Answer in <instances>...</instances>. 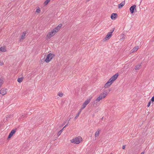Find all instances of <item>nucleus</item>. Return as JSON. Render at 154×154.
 I'll use <instances>...</instances> for the list:
<instances>
[{
  "instance_id": "obj_30",
  "label": "nucleus",
  "mask_w": 154,
  "mask_h": 154,
  "mask_svg": "<svg viewBox=\"0 0 154 154\" xmlns=\"http://www.w3.org/2000/svg\"><path fill=\"white\" fill-rule=\"evenodd\" d=\"M151 101H150L149 103H148V104H147V106L148 107H149L150 106V104H151Z\"/></svg>"
},
{
  "instance_id": "obj_11",
  "label": "nucleus",
  "mask_w": 154,
  "mask_h": 154,
  "mask_svg": "<svg viewBox=\"0 0 154 154\" xmlns=\"http://www.w3.org/2000/svg\"><path fill=\"white\" fill-rule=\"evenodd\" d=\"M16 131V129H14L12 130L11 132L10 133L8 136V138H10L13 136V135L15 133Z\"/></svg>"
},
{
  "instance_id": "obj_9",
  "label": "nucleus",
  "mask_w": 154,
  "mask_h": 154,
  "mask_svg": "<svg viewBox=\"0 0 154 154\" xmlns=\"http://www.w3.org/2000/svg\"><path fill=\"white\" fill-rule=\"evenodd\" d=\"M112 83L110 82L109 80L106 83L104 86V88H106L109 87Z\"/></svg>"
},
{
  "instance_id": "obj_31",
  "label": "nucleus",
  "mask_w": 154,
  "mask_h": 154,
  "mask_svg": "<svg viewBox=\"0 0 154 154\" xmlns=\"http://www.w3.org/2000/svg\"><path fill=\"white\" fill-rule=\"evenodd\" d=\"M151 100L152 102H154V96L152 98Z\"/></svg>"
},
{
  "instance_id": "obj_19",
  "label": "nucleus",
  "mask_w": 154,
  "mask_h": 154,
  "mask_svg": "<svg viewBox=\"0 0 154 154\" xmlns=\"http://www.w3.org/2000/svg\"><path fill=\"white\" fill-rule=\"evenodd\" d=\"M4 79L2 78L0 79V88L2 87L4 83Z\"/></svg>"
},
{
  "instance_id": "obj_3",
  "label": "nucleus",
  "mask_w": 154,
  "mask_h": 154,
  "mask_svg": "<svg viewBox=\"0 0 154 154\" xmlns=\"http://www.w3.org/2000/svg\"><path fill=\"white\" fill-rule=\"evenodd\" d=\"M56 33V31L53 29L47 34L46 35V39H50L51 37L54 36Z\"/></svg>"
},
{
  "instance_id": "obj_13",
  "label": "nucleus",
  "mask_w": 154,
  "mask_h": 154,
  "mask_svg": "<svg viewBox=\"0 0 154 154\" xmlns=\"http://www.w3.org/2000/svg\"><path fill=\"white\" fill-rule=\"evenodd\" d=\"M117 14L116 13H112L111 16V18L112 20H115L117 17Z\"/></svg>"
},
{
  "instance_id": "obj_4",
  "label": "nucleus",
  "mask_w": 154,
  "mask_h": 154,
  "mask_svg": "<svg viewBox=\"0 0 154 154\" xmlns=\"http://www.w3.org/2000/svg\"><path fill=\"white\" fill-rule=\"evenodd\" d=\"M54 55L53 54L50 53L48 54L46 58L45 59V61L46 63L49 62L54 57Z\"/></svg>"
},
{
  "instance_id": "obj_21",
  "label": "nucleus",
  "mask_w": 154,
  "mask_h": 154,
  "mask_svg": "<svg viewBox=\"0 0 154 154\" xmlns=\"http://www.w3.org/2000/svg\"><path fill=\"white\" fill-rule=\"evenodd\" d=\"M0 51L5 52L6 51V50L5 48L1 47L0 48Z\"/></svg>"
},
{
  "instance_id": "obj_12",
  "label": "nucleus",
  "mask_w": 154,
  "mask_h": 154,
  "mask_svg": "<svg viewBox=\"0 0 154 154\" xmlns=\"http://www.w3.org/2000/svg\"><path fill=\"white\" fill-rule=\"evenodd\" d=\"M62 24H59L57 26L54 28L53 29L55 30L56 31V32H58L59 30L61 28V27L62 26Z\"/></svg>"
},
{
  "instance_id": "obj_25",
  "label": "nucleus",
  "mask_w": 154,
  "mask_h": 154,
  "mask_svg": "<svg viewBox=\"0 0 154 154\" xmlns=\"http://www.w3.org/2000/svg\"><path fill=\"white\" fill-rule=\"evenodd\" d=\"M25 117V116L23 114H22L20 115V120H23Z\"/></svg>"
},
{
  "instance_id": "obj_26",
  "label": "nucleus",
  "mask_w": 154,
  "mask_h": 154,
  "mask_svg": "<svg viewBox=\"0 0 154 154\" xmlns=\"http://www.w3.org/2000/svg\"><path fill=\"white\" fill-rule=\"evenodd\" d=\"M50 0H46L44 2V4L45 5H47L48 3L50 1Z\"/></svg>"
},
{
  "instance_id": "obj_1",
  "label": "nucleus",
  "mask_w": 154,
  "mask_h": 154,
  "mask_svg": "<svg viewBox=\"0 0 154 154\" xmlns=\"http://www.w3.org/2000/svg\"><path fill=\"white\" fill-rule=\"evenodd\" d=\"M108 94V92L107 90H105L102 93H101L99 96L97 97L96 99L93 102V106L96 105L98 102L100 100L105 98Z\"/></svg>"
},
{
  "instance_id": "obj_37",
  "label": "nucleus",
  "mask_w": 154,
  "mask_h": 154,
  "mask_svg": "<svg viewBox=\"0 0 154 154\" xmlns=\"http://www.w3.org/2000/svg\"><path fill=\"white\" fill-rule=\"evenodd\" d=\"M65 124V122H63L62 124V125H64Z\"/></svg>"
},
{
  "instance_id": "obj_33",
  "label": "nucleus",
  "mask_w": 154,
  "mask_h": 154,
  "mask_svg": "<svg viewBox=\"0 0 154 154\" xmlns=\"http://www.w3.org/2000/svg\"><path fill=\"white\" fill-rule=\"evenodd\" d=\"M125 145H123V146H122V149H125Z\"/></svg>"
},
{
  "instance_id": "obj_5",
  "label": "nucleus",
  "mask_w": 154,
  "mask_h": 154,
  "mask_svg": "<svg viewBox=\"0 0 154 154\" xmlns=\"http://www.w3.org/2000/svg\"><path fill=\"white\" fill-rule=\"evenodd\" d=\"M114 30V29L110 30L111 32L108 33L107 35L106 36V37L103 39V41H106L109 40L111 37L112 33Z\"/></svg>"
},
{
  "instance_id": "obj_17",
  "label": "nucleus",
  "mask_w": 154,
  "mask_h": 154,
  "mask_svg": "<svg viewBox=\"0 0 154 154\" xmlns=\"http://www.w3.org/2000/svg\"><path fill=\"white\" fill-rule=\"evenodd\" d=\"M26 32H23V33L21 35V37H20L21 39H24L25 38V37L26 36Z\"/></svg>"
},
{
  "instance_id": "obj_28",
  "label": "nucleus",
  "mask_w": 154,
  "mask_h": 154,
  "mask_svg": "<svg viewBox=\"0 0 154 154\" xmlns=\"http://www.w3.org/2000/svg\"><path fill=\"white\" fill-rule=\"evenodd\" d=\"M61 131H59L57 133V136L58 137L61 134Z\"/></svg>"
},
{
  "instance_id": "obj_29",
  "label": "nucleus",
  "mask_w": 154,
  "mask_h": 154,
  "mask_svg": "<svg viewBox=\"0 0 154 154\" xmlns=\"http://www.w3.org/2000/svg\"><path fill=\"white\" fill-rule=\"evenodd\" d=\"M40 11V9L39 8H38L36 9V12L38 13H39Z\"/></svg>"
},
{
  "instance_id": "obj_23",
  "label": "nucleus",
  "mask_w": 154,
  "mask_h": 154,
  "mask_svg": "<svg viewBox=\"0 0 154 154\" xmlns=\"http://www.w3.org/2000/svg\"><path fill=\"white\" fill-rule=\"evenodd\" d=\"M23 78H19L17 79V81L19 82V83H20L23 80Z\"/></svg>"
},
{
  "instance_id": "obj_24",
  "label": "nucleus",
  "mask_w": 154,
  "mask_h": 154,
  "mask_svg": "<svg viewBox=\"0 0 154 154\" xmlns=\"http://www.w3.org/2000/svg\"><path fill=\"white\" fill-rule=\"evenodd\" d=\"M81 110H80L79 112L76 114V115L75 116V119H76L79 116L80 113L81 112Z\"/></svg>"
},
{
  "instance_id": "obj_35",
  "label": "nucleus",
  "mask_w": 154,
  "mask_h": 154,
  "mask_svg": "<svg viewBox=\"0 0 154 154\" xmlns=\"http://www.w3.org/2000/svg\"><path fill=\"white\" fill-rule=\"evenodd\" d=\"M144 152H142L140 154H144Z\"/></svg>"
},
{
  "instance_id": "obj_16",
  "label": "nucleus",
  "mask_w": 154,
  "mask_h": 154,
  "mask_svg": "<svg viewBox=\"0 0 154 154\" xmlns=\"http://www.w3.org/2000/svg\"><path fill=\"white\" fill-rule=\"evenodd\" d=\"M125 2H122L121 3L119 4V8H122L125 5Z\"/></svg>"
},
{
  "instance_id": "obj_32",
  "label": "nucleus",
  "mask_w": 154,
  "mask_h": 154,
  "mask_svg": "<svg viewBox=\"0 0 154 154\" xmlns=\"http://www.w3.org/2000/svg\"><path fill=\"white\" fill-rule=\"evenodd\" d=\"M3 64H4V63H3V62L0 61V66H2L3 65Z\"/></svg>"
},
{
  "instance_id": "obj_27",
  "label": "nucleus",
  "mask_w": 154,
  "mask_h": 154,
  "mask_svg": "<svg viewBox=\"0 0 154 154\" xmlns=\"http://www.w3.org/2000/svg\"><path fill=\"white\" fill-rule=\"evenodd\" d=\"M58 95L60 97H62L63 95V94L62 92H59Z\"/></svg>"
},
{
  "instance_id": "obj_38",
  "label": "nucleus",
  "mask_w": 154,
  "mask_h": 154,
  "mask_svg": "<svg viewBox=\"0 0 154 154\" xmlns=\"http://www.w3.org/2000/svg\"><path fill=\"white\" fill-rule=\"evenodd\" d=\"M66 127V126H65L63 127V129L64 128H65Z\"/></svg>"
},
{
  "instance_id": "obj_39",
  "label": "nucleus",
  "mask_w": 154,
  "mask_h": 154,
  "mask_svg": "<svg viewBox=\"0 0 154 154\" xmlns=\"http://www.w3.org/2000/svg\"><path fill=\"white\" fill-rule=\"evenodd\" d=\"M103 117H102V118L101 119V120H103Z\"/></svg>"
},
{
  "instance_id": "obj_14",
  "label": "nucleus",
  "mask_w": 154,
  "mask_h": 154,
  "mask_svg": "<svg viewBox=\"0 0 154 154\" xmlns=\"http://www.w3.org/2000/svg\"><path fill=\"white\" fill-rule=\"evenodd\" d=\"M11 115H6L5 118H4V119L3 121L5 122H6L7 120H8L10 119V117H11Z\"/></svg>"
},
{
  "instance_id": "obj_8",
  "label": "nucleus",
  "mask_w": 154,
  "mask_h": 154,
  "mask_svg": "<svg viewBox=\"0 0 154 154\" xmlns=\"http://www.w3.org/2000/svg\"><path fill=\"white\" fill-rule=\"evenodd\" d=\"M7 89L2 88L0 90V93L2 95H4L7 94Z\"/></svg>"
},
{
  "instance_id": "obj_7",
  "label": "nucleus",
  "mask_w": 154,
  "mask_h": 154,
  "mask_svg": "<svg viewBox=\"0 0 154 154\" xmlns=\"http://www.w3.org/2000/svg\"><path fill=\"white\" fill-rule=\"evenodd\" d=\"M136 5H134L132 6L130 8V11L131 14H133L134 12V10H136Z\"/></svg>"
},
{
  "instance_id": "obj_36",
  "label": "nucleus",
  "mask_w": 154,
  "mask_h": 154,
  "mask_svg": "<svg viewBox=\"0 0 154 154\" xmlns=\"http://www.w3.org/2000/svg\"><path fill=\"white\" fill-rule=\"evenodd\" d=\"M63 128H62L61 130L60 131H61V132L62 133L63 131Z\"/></svg>"
},
{
  "instance_id": "obj_22",
  "label": "nucleus",
  "mask_w": 154,
  "mask_h": 154,
  "mask_svg": "<svg viewBox=\"0 0 154 154\" xmlns=\"http://www.w3.org/2000/svg\"><path fill=\"white\" fill-rule=\"evenodd\" d=\"M86 106L87 105L86 104H85L84 103H83L82 105V107L80 109V110H81V111L82 110L84 109L86 107Z\"/></svg>"
},
{
  "instance_id": "obj_10",
  "label": "nucleus",
  "mask_w": 154,
  "mask_h": 154,
  "mask_svg": "<svg viewBox=\"0 0 154 154\" xmlns=\"http://www.w3.org/2000/svg\"><path fill=\"white\" fill-rule=\"evenodd\" d=\"M92 98V97L90 96L89 98H88L85 102L84 103L85 104L87 105L90 102L91 99Z\"/></svg>"
},
{
  "instance_id": "obj_6",
  "label": "nucleus",
  "mask_w": 154,
  "mask_h": 154,
  "mask_svg": "<svg viewBox=\"0 0 154 154\" xmlns=\"http://www.w3.org/2000/svg\"><path fill=\"white\" fill-rule=\"evenodd\" d=\"M119 75V74L117 73L112 76L109 80L112 83L116 80L117 79Z\"/></svg>"
},
{
  "instance_id": "obj_2",
  "label": "nucleus",
  "mask_w": 154,
  "mask_h": 154,
  "mask_svg": "<svg viewBox=\"0 0 154 154\" xmlns=\"http://www.w3.org/2000/svg\"><path fill=\"white\" fill-rule=\"evenodd\" d=\"M82 141V138L79 136L73 139L72 140H70L71 143H74L75 144H79Z\"/></svg>"
},
{
  "instance_id": "obj_15",
  "label": "nucleus",
  "mask_w": 154,
  "mask_h": 154,
  "mask_svg": "<svg viewBox=\"0 0 154 154\" xmlns=\"http://www.w3.org/2000/svg\"><path fill=\"white\" fill-rule=\"evenodd\" d=\"M139 49V46H137L134 47L132 50V52L133 53Z\"/></svg>"
},
{
  "instance_id": "obj_20",
  "label": "nucleus",
  "mask_w": 154,
  "mask_h": 154,
  "mask_svg": "<svg viewBox=\"0 0 154 154\" xmlns=\"http://www.w3.org/2000/svg\"><path fill=\"white\" fill-rule=\"evenodd\" d=\"M141 66V64H138L135 67V69L136 70H138L140 68V67Z\"/></svg>"
},
{
  "instance_id": "obj_34",
  "label": "nucleus",
  "mask_w": 154,
  "mask_h": 154,
  "mask_svg": "<svg viewBox=\"0 0 154 154\" xmlns=\"http://www.w3.org/2000/svg\"><path fill=\"white\" fill-rule=\"evenodd\" d=\"M68 124H69V122H68V123H67V124L66 125H65V126H66H66H67L68 125Z\"/></svg>"
},
{
  "instance_id": "obj_18",
  "label": "nucleus",
  "mask_w": 154,
  "mask_h": 154,
  "mask_svg": "<svg viewBox=\"0 0 154 154\" xmlns=\"http://www.w3.org/2000/svg\"><path fill=\"white\" fill-rule=\"evenodd\" d=\"M100 131V130L99 129H98V130L95 132V136L96 137H98L99 135Z\"/></svg>"
}]
</instances>
